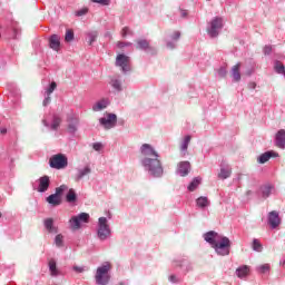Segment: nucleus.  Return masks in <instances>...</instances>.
<instances>
[{"mask_svg":"<svg viewBox=\"0 0 285 285\" xmlns=\"http://www.w3.org/2000/svg\"><path fill=\"white\" fill-rule=\"evenodd\" d=\"M275 190V187L273 185H264L261 187V191L263 197L266 199V197H271V193Z\"/></svg>","mask_w":285,"mask_h":285,"instance_id":"4be33fe9","label":"nucleus"},{"mask_svg":"<svg viewBox=\"0 0 285 285\" xmlns=\"http://www.w3.org/2000/svg\"><path fill=\"white\" fill-rule=\"evenodd\" d=\"M188 173H190V163L181 161L178 165V174L180 175V177H186V175H188Z\"/></svg>","mask_w":285,"mask_h":285,"instance_id":"ddd939ff","label":"nucleus"},{"mask_svg":"<svg viewBox=\"0 0 285 285\" xmlns=\"http://www.w3.org/2000/svg\"><path fill=\"white\" fill-rule=\"evenodd\" d=\"M199 184H202V177L198 176V177H196V178H194V179L191 180V183H190L189 186H188V190H189L190 193L197 190V188L199 187Z\"/></svg>","mask_w":285,"mask_h":285,"instance_id":"b1692460","label":"nucleus"},{"mask_svg":"<svg viewBox=\"0 0 285 285\" xmlns=\"http://www.w3.org/2000/svg\"><path fill=\"white\" fill-rule=\"evenodd\" d=\"M65 190H68V187L66 185H61L60 187L56 188V195L61 197V195H63Z\"/></svg>","mask_w":285,"mask_h":285,"instance_id":"ea45409f","label":"nucleus"},{"mask_svg":"<svg viewBox=\"0 0 285 285\" xmlns=\"http://www.w3.org/2000/svg\"><path fill=\"white\" fill-rule=\"evenodd\" d=\"M273 52V47L271 46H265L264 47V55H271Z\"/></svg>","mask_w":285,"mask_h":285,"instance_id":"49530a36","label":"nucleus"},{"mask_svg":"<svg viewBox=\"0 0 285 285\" xmlns=\"http://www.w3.org/2000/svg\"><path fill=\"white\" fill-rule=\"evenodd\" d=\"M48 204H51V206H59L61 204V196H58L57 194H52L47 197Z\"/></svg>","mask_w":285,"mask_h":285,"instance_id":"412c9836","label":"nucleus"},{"mask_svg":"<svg viewBox=\"0 0 285 285\" xmlns=\"http://www.w3.org/2000/svg\"><path fill=\"white\" fill-rule=\"evenodd\" d=\"M253 72H254V69H250V70H248V71L246 72V75H247L248 77H250V76L253 75Z\"/></svg>","mask_w":285,"mask_h":285,"instance_id":"13d9d810","label":"nucleus"},{"mask_svg":"<svg viewBox=\"0 0 285 285\" xmlns=\"http://www.w3.org/2000/svg\"><path fill=\"white\" fill-rule=\"evenodd\" d=\"M99 122L104 128L110 130V128H115V126H117V115L108 114L106 118H100Z\"/></svg>","mask_w":285,"mask_h":285,"instance_id":"1a4fd4ad","label":"nucleus"},{"mask_svg":"<svg viewBox=\"0 0 285 285\" xmlns=\"http://www.w3.org/2000/svg\"><path fill=\"white\" fill-rule=\"evenodd\" d=\"M196 204L199 208H206L210 206V202L208 200L207 197H204V196H200L199 198H197Z\"/></svg>","mask_w":285,"mask_h":285,"instance_id":"c85d7f7f","label":"nucleus"},{"mask_svg":"<svg viewBox=\"0 0 285 285\" xmlns=\"http://www.w3.org/2000/svg\"><path fill=\"white\" fill-rule=\"evenodd\" d=\"M43 224L48 233H58V228L55 226V220L52 218L45 219Z\"/></svg>","mask_w":285,"mask_h":285,"instance_id":"a211bd4d","label":"nucleus"},{"mask_svg":"<svg viewBox=\"0 0 285 285\" xmlns=\"http://www.w3.org/2000/svg\"><path fill=\"white\" fill-rule=\"evenodd\" d=\"M77 126H79V119L73 118V119L71 120V122H69V125H68V131H69L71 135H75V132H77Z\"/></svg>","mask_w":285,"mask_h":285,"instance_id":"7c9ffc66","label":"nucleus"},{"mask_svg":"<svg viewBox=\"0 0 285 285\" xmlns=\"http://www.w3.org/2000/svg\"><path fill=\"white\" fill-rule=\"evenodd\" d=\"M50 168H56V170H61L68 167V157L63 154H57L49 159Z\"/></svg>","mask_w":285,"mask_h":285,"instance_id":"20e7f679","label":"nucleus"},{"mask_svg":"<svg viewBox=\"0 0 285 285\" xmlns=\"http://www.w3.org/2000/svg\"><path fill=\"white\" fill-rule=\"evenodd\" d=\"M86 14H88V8L86 7L76 11V17H83Z\"/></svg>","mask_w":285,"mask_h":285,"instance_id":"a19ab883","label":"nucleus"},{"mask_svg":"<svg viewBox=\"0 0 285 285\" xmlns=\"http://www.w3.org/2000/svg\"><path fill=\"white\" fill-rule=\"evenodd\" d=\"M274 70H275V72H277V75H284L285 76V67H284V63H282V61L276 60L274 62Z\"/></svg>","mask_w":285,"mask_h":285,"instance_id":"c756f323","label":"nucleus"},{"mask_svg":"<svg viewBox=\"0 0 285 285\" xmlns=\"http://www.w3.org/2000/svg\"><path fill=\"white\" fill-rule=\"evenodd\" d=\"M48 104H50V96L47 95V97L45 98L42 105L43 106H48Z\"/></svg>","mask_w":285,"mask_h":285,"instance_id":"864d4df0","label":"nucleus"},{"mask_svg":"<svg viewBox=\"0 0 285 285\" xmlns=\"http://www.w3.org/2000/svg\"><path fill=\"white\" fill-rule=\"evenodd\" d=\"M167 48H175V45L173 42H168Z\"/></svg>","mask_w":285,"mask_h":285,"instance_id":"bf43d9fd","label":"nucleus"},{"mask_svg":"<svg viewBox=\"0 0 285 285\" xmlns=\"http://www.w3.org/2000/svg\"><path fill=\"white\" fill-rule=\"evenodd\" d=\"M267 224L271 226V228H277L279 224H282V217H279L278 212H271L267 216Z\"/></svg>","mask_w":285,"mask_h":285,"instance_id":"9d476101","label":"nucleus"},{"mask_svg":"<svg viewBox=\"0 0 285 285\" xmlns=\"http://www.w3.org/2000/svg\"><path fill=\"white\" fill-rule=\"evenodd\" d=\"M50 188V177L48 176H42L38 179V187L37 190L38 193H46Z\"/></svg>","mask_w":285,"mask_h":285,"instance_id":"f8f14e48","label":"nucleus"},{"mask_svg":"<svg viewBox=\"0 0 285 285\" xmlns=\"http://www.w3.org/2000/svg\"><path fill=\"white\" fill-rule=\"evenodd\" d=\"M91 169L87 166L83 169H79L78 174L76 176V181H80V179H83V177H86V175H90Z\"/></svg>","mask_w":285,"mask_h":285,"instance_id":"bb28decb","label":"nucleus"},{"mask_svg":"<svg viewBox=\"0 0 285 285\" xmlns=\"http://www.w3.org/2000/svg\"><path fill=\"white\" fill-rule=\"evenodd\" d=\"M43 124H45V126H48V122L46 120H43Z\"/></svg>","mask_w":285,"mask_h":285,"instance_id":"052dcab7","label":"nucleus"},{"mask_svg":"<svg viewBox=\"0 0 285 285\" xmlns=\"http://www.w3.org/2000/svg\"><path fill=\"white\" fill-rule=\"evenodd\" d=\"M55 242H56V246H58V248H61V246H63V235L58 234L56 236Z\"/></svg>","mask_w":285,"mask_h":285,"instance_id":"4c0bfd02","label":"nucleus"},{"mask_svg":"<svg viewBox=\"0 0 285 285\" xmlns=\"http://www.w3.org/2000/svg\"><path fill=\"white\" fill-rule=\"evenodd\" d=\"M108 100L107 99H102L98 102H96L94 106H92V110L95 112H99L100 110H104L105 108H108Z\"/></svg>","mask_w":285,"mask_h":285,"instance_id":"aec40b11","label":"nucleus"},{"mask_svg":"<svg viewBox=\"0 0 285 285\" xmlns=\"http://www.w3.org/2000/svg\"><path fill=\"white\" fill-rule=\"evenodd\" d=\"M169 281H170L173 284H177V282H179V278H177V276H175V275H170V276H169Z\"/></svg>","mask_w":285,"mask_h":285,"instance_id":"09e8293b","label":"nucleus"},{"mask_svg":"<svg viewBox=\"0 0 285 285\" xmlns=\"http://www.w3.org/2000/svg\"><path fill=\"white\" fill-rule=\"evenodd\" d=\"M205 242L210 244L212 248L216 250L217 255H230V239L228 237L217 234V232H208L204 235Z\"/></svg>","mask_w":285,"mask_h":285,"instance_id":"f03ea898","label":"nucleus"},{"mask_svg":"<svg viewBox=\"0 0 285 285\" xmlns=\"http://www.w3.org/2000/svg\"><path fill=\"white\" fill-rule=\"evenodd\" d=\"M140 153L145 158L142 166L148 170L153 177H161L164 175V167L161 166V156L148 144H144Z\"/></svg>","mask_w":285,"mask_h":285,"instance_id":"f257e3e1","label":"nucleus"},{"mask_svg":"<svg viewBox=\"0 0 285 285\" xmlns=\"http://www.w3.org/2000/svg\"><path fill=\"white\" fill-rule=\"evenodd\" d=\"M49 48H51V50H55V52H59L61 50V37H59L58 35H52L49 38Z\"/></svg>","mask_w":285,"mask_h":285,"instance_id":"9b49d317","label":"nucleus"},{"mask_svg":"<svg viewBox=\"0 0 285 285\" xmlns=\"http://www.w3.org/2000/svg\"><path fill=\"white\" fill-rule=\"evenodd\" d=\"M276 146L278 148H285V130L281 129L276 134Z\"/></svg>","mask_w":285,"mask_h":285,"instance_id":"2eb2a0df","label":"nucleus"},{"mask_svg":"<svg viewBox=\"0 0 285 285\" xmlns=\"http://www.w3.org/2000/svg\"><path fill=\"white\" fill-rule=\"evenodd\" d=\"M94 150H97V151L101 150V142L94 144Z\"/></svg>","mask_w":285,"mask_h":285,"instance_id":"3c124183","label":"nucleus"},{"mask_svg":"<svg viewBox=\"0 0 285 285\" xmlns=\"http://www.w3.org/2000/svg\"><path fill=\"white\" fill-rule=\"evenodd\" d=\"M75 39V31H72L71 29L66 31V36H65V41L67 43H70V41H73Z\"/></svg>","mask_w":285,"mask_h":285,"instance_id":"72a5a7b5","label":"nucleus"},{"mask_svg":"<svg viewBox=\"0 0 285 285\" xmlns=\"http://www.w3.org/2000/svg\"><path fill=\"white\" fill-rule=\"evenodd\" d=\"M126 46H132V43L131 42H124V41H119L117 43L118 48H126Z\"/></svg>","mask_w":285,"mask_h":285,"instance_id":"c03bdc74","label":"nucleus"},{"mask_svg":"<svg viewBox=\"0 0 285 285\" xmlns=\"http://www.w3.org/2000/svg\"><path fill=\"white\" fill-rule=\"evenodd\" d=\"M249 273H250V268L246 265H243L236 269V275L240 279H244V277H248Z\"/></svg>","mask_w":285,"mask_h":285,"instance_id":"dca6fc26","label":"nucleus"},{"mask_svg":"<svg viewBox=\"0 0 285 285\" xmlns=\"http://www.w3.org/2000/svg\"><path fill=\"white\" fill-rule=\"evenodd\" d=\"M180 37H181V32L175 31L174 35L171 36V39H174V41H177V39H179Z\"/></svg>","mask_w":285,"mask_h":285,"instance_id":"de8ad7c7","label":"nucleus"},{"mask_svg":"<svg viewBox=\"0 0 285 285\" xmlns=\"http://www.w3.org/2000/svg\"><path fill=\"white\" fill-rule=\"evenodd\" d=\"M248 88H250L252 90H255V88H257V83L249 82Z\"/></svg>","mask_w":285,"mask_h":285,"instance_id":"6e6d98bb","label":"nucleus"},{"mask_svg":"<svg viewBox=\"0 0 285 285\" xmlns=\"http://www.w3.org/2000/svg\"><path fill=\"white\" fill-rule=\"evenodd\" d=\"M111 86L112 88H115V90L121 91V81H119L118 79H112Z\"/></svg>","mask_w":285,"mask_h":285,"instance_id":"58836bf2","label":"nucleus"},{"mask_svg":"<svg viewBox=\"0 0 285 285\" xmlns=\"http://www.w3.org/2000/svg\"><path fill=\"white\" fill-rule=\"evenodd\" d=\"M49 271L52 277H57V275H59V269H57V262L53 258L49 261Z\"/></svg>","mask_w":285,"mask_h":285,"instance_id":"393cba45","label":"nucleus"},{"mask_svg":"<svg viewBox=\"0 0 285 285\" xmlns=\"http://www.w3.org/2000/svg\"><path fill=\"white\" fill-rule=\"evenodd\" d=\"M73 271H76V273H83L85 268L79 266H73Z\"/></svg>","mask_w":285,"mask_h":285,"instance_id":"603ef678","label":"nucleus"},{"mask_svg":"<svg viewBox=\"0 0 285 285\" xmlns=\"http://www.w3.org/2000/svg\"><path fill=\"white\" fill-rule=\"evenodd\" d=\"M116 66L121 68L122 72H130V57L120 53L116 58Z\"/></svg>","mask_w":285,"mask_h":285,"instance_id":"6e6552de","label":"nucleus"},{"mask_svg":"<svg viewBox=\"0 0 285 285\" xmlns=\"http://www.w3.org/2000/svg\"><path fill=\"white\" fill-rule=\"evenodd\" d=\"M59 126H61V117L59 115H53L50 126L51 130H58Z\"/></svg>","mask_w":285,"mask_h":285,"instance_id":"a878e982","label":"nucleus"},{"mask_svg":"<svg viewBox=\"0 0 285 285\" xmlns=\"http://www.w3.org/2000/svg\"><path fill=\"white\" fill-rule=\"evenodd\" d=\"M98 237L101 242L110 237V226H108V219L106 217L99 218Z\"/></svg>","mask_w":285,"mask_h":285,"instance_id":"39448f33","label":"nucleus"},{"mask_svg":"<svg viewBox=\"0 0 285 285\" xmlns=\"http://www.w3.org/2000/svg\"><path fill=\"white\" fill-rule=\"evenodd\" d=\"M219 77H225L227 75L226 67H220L218 70Z\"/></svg>","mask_w":285,"mask_h":285,"instance_id":"a18cd8bd","label":"nucleus"},{"mask_svg":"<svg viewBox=\"0 0 285 285\" xmlns=\"http://www.w3.org/2000/svg\"><path fill=\"white\" fill-rule=\"evenodd\" d=\"M184 264H188V262L187 261H176L175 262V266H184Z\"/></svg>","mask_w":285,"mask_h":285,"instance_id":"8fccbe9b","label":"nucleus"},{"mask_svg":"<svg viewBox=\"0 0 285 285\" xmlns=\"http://www.w3.org/2000/svg\"><path fill=\"white\" fill-rule=\"evenodd\" d=\"M252 246H253V250H256V253H262L263 247H262V243L259 242V239L255 238L253 240Z\"/></svg>","mask_w":285,"mask_h":285,"instance_id":"f704fd0d","label":"nucleus"},{"mask_svg":"<svg viewBox=\"0 0 285 285\" xmlns=\"http://www.w3.org/2000/svg\"><path fill=\"white\" fill-rule=\"evenodd\" d=\"M0 217H1V213H0Z\"/></svg>","mask_w":285,"mask_h":285,"instance_id":"680f3d73","label":"nucleus"},{"mask_svg":"<svg viewBox=\"0 0 285 285\" xmlns=\"http://www.w3.org/2000/svg\"><path fill=\"white\" fill-rule=\"evenodd\" d=\"M89 219H90V215L86 213H81L78 216L71 217L69 222L72 230H79V228H81V222L83 224H88Z\"/></svg>","mask_w":285,"mask_h":285,"instance_id":"0eeeda50","label":"nucleus"},{"mask_svg":"<svg viewBox=\"0 0 285 285\" xmlns=\"http://www.w3.org/2000/svg\"><path fill=\"white\" fill-rule=\"evenodd\" d=\"M261 273H267V271H271V265L265 264L259 267Z\"/></svg>","mask_w":285,"mask_h":285,"instance_id":"37998d69","label":"nucleus"},{"mask_svg":"<svg viewBox=\"0 0 285 285\" xmlns=\"http://www.w3.org/2000/svg\"><path fill=\"white\" fill-rule=\"evenodd\" d=\"M120 35H121V37L126 38V37H128V35L130 37H132V35H135V32H132V30H130L129 27H125V28H122Z\"/></svg>","mask_w":285,"mask_h":285,"instance_id":"c9c22d12","label":"nucleus"},{"mask_svg":"<svg viewBox=\"0 0 285 285\" xmlns=\"http://www.w3.org/2000/svg\"><path fill=\"white\" fill-rule=\"evenodd\" d=\"M180 17H183V18L188 17V11H186V10H180Z\"/></svg>","mask_w":285,"mask_h":285,"instance_id":"5fc2aeb1","label":"nucleus"},{"mask_svg":"<svg viewBox=\"0 0 285 285\" xmlns=\"http://www.w3.org/2000/svg\"><path fill=\"white\" fill-rule=\"evenodd\" d=\"M97 37H98L97 31L88 32L86 41H88L89 46H92V43L97 41Z\"/></svg>","mask_w":285,"mask_h":285,"instance_id":"2f4dec72","label":"nucleus"},{"mask_svg":"<svg viewBox=\"0 0 285 285\" xmlns=\"http://www.w3.org/2000/svg\"><path fill=\"white\" fill-rule=\"evenodd\" d=\"M55 90H57V82L53 81V82L50 83L49 88L46 90V95L48 97H50V95L52 92H55Z\"/></svg>","mask_w":285,"mask_h":285,"instance_id":"e433bc0d","label":"nucleus"},{"mask_svg":"<svg viewBox=\"0 0 285 285\" xmlns=\"http://www.w3.org/2000/svg\"><path fill=\"white\" fill-rule=\"evenodd\" d=\"M0 132H1V135H6V132H8V129L1 128V129H0Z\"/></svg>","mask_w":285,"mask_h":285,"instance_id":"4d7b16f0","label":"nucleus"},{"mask_svg":"<svg viewBox=\"0 0 285 285\" xmlns=\"http://www.w3.org/2000/svg\"><path fill=\"white\" fill-rule=\"evenodd\" d=\"M67 202L69 204H72L75 202H77V194L75 193V189H70L67 194Z\"/></svg>","mask_w":285,"mask_h":285,"instance_id":"473e14b6","label":"nucleus"},{"mask_svg":"<svg viewBox=\"0 0 285 285\" xmlns=\"http://www.w3.org/2000/svg\"><path fill=\"white\" fill-rule=\"evenodd\" d=\"M239 68H242V62H238L232 68V77L234 81H242V73L239 72Z\"/></svg>","mask_w":285,"mask_h":285,"instance_id":"f3484780","label":"nucleus"},{"mask_svg":"<svg viewBox=\"0 0 285 285\" xmlns=\"http://www.w3.org/2000/svg\"><path fill=\"white\" fill-rule=\"evenodd\" d=\"M190 136H186L180 145V150L183 151V157H186V151L188 150V145L190 144Z\"/></svg>","mask_w":285,"mask_h":285,"instance_id":"cd10ccee","label":"nucleus"},{"mask_svg":"<svg viewBox=\"0 0 285 285\" xmlns=\"http://www.w3.org/2000/svg\"><path fill=\"white\" fill-rule=\"evenodd\" d=\"M233 174V169L228 165H222L220 173L218 174L219 179H228Z\"/></svg>","mask_w":285,"mask_h":285,"instance_id":"4468645a","label":"nucleus"},{"mask_svg":"<svg viewBox=\"0 0 285 285\" xmlns=\"http://www.w3.org/2000/svg\"><path fill=\"white\" fill-rule=\"evenodd\" d=\"M224 28V20L219 17H216L212 20L209 28L207 29L208 35L212 38L218 37L219 30Z\"/></svg>","mask_w":285,"mask_h":285,"instance_id":"423d86ee","label":"nucleus"},{"mask_svg":"<svg viewBox=\"0 0 285 285\" xmlns=\"http://www.w3.org/2000/svg\"><path fill=\"white\" fill-rule=\"evenodd\" d=\"M92 3H99L100 6H110V0H91Z\"/></svg>","mask_w":285,"mask_h":285,"instance_id":"79ce46f5","label":"nucleus"},{"mask_svg":"<svg viewBox=\"0 0 285 285\" xmlns=\"http://www.w3.org/2000/svg\"><path fill=\"white\" fill-rule=\"evenodd\" d=\"M271 157H277V154H275L273 151H267L265 154H262L258 157V161H259V164H266V161H268V159H271Z\"/></svg>","mask_w":285,"mask_h":285,"instance_id":"5701e85b","label":"nucleus"},{"mask_svg":"<svg viewBox=\"0 0 285 285\" xmlns=\"http://www.w3.org/2000/svg\"><path fill=\"white\" fill-rule=\"evenodd\" d=\"M110 268H112L110 263H106L97 268L95 276L97 285H107L110 282V275H108Z\"/></svg>","mask_w":285,"mask_h":285,"instance_id":"7ed1b4c3","label":"nucleus"},{"mask_svg":"<svg viewBox=\"0 0 285 285\" xmlns=\"http://www.w3.org/2000/svg\"><path fill=\"white\" fill-rule=\"evenodd\" d=\"M136 43L139 50H153V47H150V41L146 39H138Z\"/></svg>","mask_w":285,"mask_h":285,"instance_id":"6ab92c4d","label":"nucleus"}]
</instances>
